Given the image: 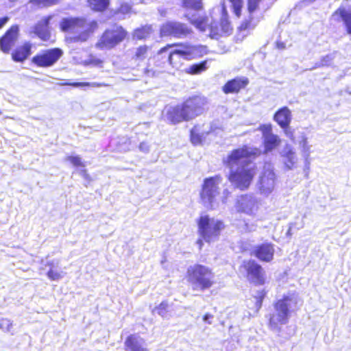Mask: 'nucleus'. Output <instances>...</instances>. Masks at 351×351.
<instances>
[{
    "label": "nucleus",
    "mask_w": 351,
    "mask_h": 351,
    "mask_svg": "<svg viewBox=\"0 0 351 351\" xmlns=\"http://www.w3.org/2000/svg\"><path fill=\"white\" fill-rule=\"evenodd\" d=\"M260 154L258 148L243 145L232 149L227 156L223 164L230 169L227 179L234 189L244 191L250 187L257 173V167L251 165V159Z\"/></svg>",
    "instance_id": "f03ea898"
},
{
    "label": "nucleus",
    "mask_w": 351,
    "mask_h": 351,
    "mask_svg": "<svg viewBox=\"0 0 351 351\" xmlns=\"http://www.w3.org/2000/svg\"><path fill=\"white\" fill-rule=\"evenodd\" d=\"M274 246L271 243H263L256 245L250 254L261 262L269 263L274 259Z\"/></svg>",
    "instance_id": "2eb2a0df"
},
{
    "label": "nucleus",
    "mask_w": 351,
    "mask_h": 351,
    "mask_svg": "<svg viewBox=\"0 0 351 351\" xmlns=\"http://www.w3.org/2000/svg\"><path fill=\"white\" fill-rule=\"evenodd\" d=\"M203 241H204L202 238L201 239H197V243L199 245V250H201L202 248V246H203Z\"/></svg>",
    "instance_id": "8fccbe9b"
},
{
    "label": "nucleus",
    "mask_w": 351,
    "mask_h": 351,
    "mask_svg": "<svg viewBox=\"0 0 351 351\" xmlns=\"http://www.w3.org/2000/svg\"><path fill=\"white\" fill-rule=\"evenodd\" d=\"M32 48L33 45L29 41L23 42L11 52L12 60L15 62H24L32 55Z\"/></svg>",
    "instance_id": "f3484780"
},
{
    "label": "nucleus",
    "mask_w": 351,
    "mask_h": 351,
    "mask_svg": "<svg viewBox=\"0 0 351 351\" xmlns=\"http://www.w3.org/2000/svg\"><path fill=\"white\" fill-rule=\"evenodd\" d=\"M190 141L195 146L199 145L203 143V134L198 132L197 125H195L190 131Z\"/></svg>",
    "instance_id": "7c9ffc66"
},
{
    "label": "nucleus",
    "mask_w": 351,
    "mask_h": 351,
    "mask_svg": "<svg viewBox=\"0 0 351 351\" xmlns=\"http://www.w3.org/2000/svg\"><path fill=\"white\" fill-rule=\"evenodd\" d=\"M258 130L262 132L263 137L271 135L272 127L271 124H263L258 127Z\"/></svg>",
    "instance_id": "37998d69"
},
{
    "label": "nucleus",
    "mask_w": 351,
    "mask_h": 351,
    "mask_svg": "<svg viewBox=\"0 0 351 351\" xmlns=\"http://www.w3.org/2000/svg\"><path fill=\"white\" fill-rule=\"evenodd\" d=\"M182 6L186 10L198 11L203 8L202 0H182Z\"/></svg>",
    "instance_id": "c85d7f7f"
},
{
    "label": "nucleus",
    "mask_w": 351,
    "mask_h": 351,
    "mask_svg": "<svg viewBox=\"0 0 351 351\" xmlns=\"http://www.w3.org/2000/svg\"><path fill=\"white\" fill-rule=\"evenodd\" d=\"M280 143V140L276 134L268 135L264 138V147L266 152L271 151L277 147Z\"/></svg>",
    "instance_id": "bb28decb"
},
{
    "label": "nucleus",
    "mask_w": 351,
    "mask_h": 351,
    "mask_svg": "<svg viewBox=\"0 0 351 351\" xmlns=\"http://www.w3.org/2000/svg\"><path fill=\"white\" fill-rule=\"evenodd\" d=\"M128 37V32L123 26L114 24L101 33L95 43V47L99 50H111Z\"/></svg>",
    "instance_id": "39448f33"
},
{
    "label": "nucleus",
    "mask_w": 351,
    "mask_h": 351,
    "mask_svg": "<svg viewBox=\"0 0 351 351\" xmlns=\"http://www.w3.org/2000/svg\"><path fill=\"white\" fill-rule=\"evenodd\" d=\"M237 208L239 212L251 215L256 208V201L250 195H242L237 199Z\"/></svg>",
    "instance_id": "aec40b11"
},
{
    "label": "nucleus",
    "mask_w": 351,
    "mask_h": 351,
    "mask_svg": "<svg viewBox=\"0 0 351 351\" xmlns=\"http://www.w3.org/2000/svg\"><path fill=\"white\" fill-rule=\"evenodd\" d=\"M10 18L7 16L0 18V29L8 22Z\"/></svg>",
    "instance_id": "49530a36"
},
{
    "label": "nucleus",
    "mask_w": 351,
    "mask_h": 351,
    "mask_svg": "<svg viewBox=\"0 0 351 351\" xmlns=\"http://www.w3.org/2000/svg\"><path fill=\"white\" fill-rule=\"evenodd\" d=\"M207 104V98L201 94H198L189 97L183 101L182 105L189 121H190L202 114Z\"/></svg>",
    "instance_id": "ddd939ff"
},
{
    "label": "nucleus",
    "mask_w": 351,
    "mask_h": 351,
    "mask_svg": "<svg viewBox=\"0 0 351 351\" xmlns=\"http://www.w3.org/2000/svg\"><path fill=\"white\" fill-rule=\"evenodd\" d=\"M185 278L192 290L195 291L204 292L210 289L216 284L213 269L199 263L189 266Z\"/></svg>",
    "instance_id": "20e7f679"
},
{
    "label": "nucleus",
    "mask_w": 351,
    "mask_h": 351,
    "mask_svg": "<svg viewBox=\"0 0 351 351\" xmlns=\"http://www.w3.org/2000/svg\"><path fill=\"white\" fill-rule=\"evenodd\" d=\"M209 37L218 40L228 36L233 32V27L229 19L227 8L224 3L221 5V17L219 21H213L208 25Z\"/></svg>",
    "instance_id": "6e6552de"
},
{
    "label": "nucleus",
    "mask_w": 351,
    "mask_h": 351,
    "mask_svg": "<svg viewBox=\"0 0 351 351\" xmlns=\"http://www.w3.org/2000/svg\"><path fill=\"white\" fill-rule=\"evenodd\" d=\"M166 117L171 124H177L182 121H189L182 103L169 107L166 110Z\"/></svg>",
    "instance_id": "6ab92c4d"
},
{
    "label": "nucleus",
    "mask_w": 351,
    "mask_h": 351,
    "mask_svg": "<svg viewBox=\"0 0 351 351\" xmlns=\"http://www.w3.org/2000/svg\"><path fill=\"white\" fill-rule=\"evenodd\" d=\"M59 27L62 32L66 33H72L79 29L84 28L83 31L70 38L72 43H84L87 41L91 35L99 29V24L96 20L87 23L86 19L84 17L71 16L62 19L59 23Z\"/></svg>",
    "instance_id": "7ed1b4c3"
},
{
    "label": "nucleus",
    "mask_w": 351,
    "mask_h": 351,
    "mask_svg": "<svg viewBox=\"0 0 351 351\" xmlns=\"http://www.w3.org/2000/svg\"><path fill=\"white\" fill-rule=\"evenodd\" d=\"M66 160L75 167H84L85 163L79 156H68Z\"/></svg>",
    "instance_id": "58836bf2"
},
{
    "label": "nucleus",
    "mask_w": 351,
    "mask_h": 351,
    "mask_svg": "<svg viewBox=\"0 0 351 351\" xmlns=\"http://www.w3.org/2000/svg\"><path fill=\"white\" fill-rule=\"evenodd\" d=\"M291 303L297 304V301L291 295H283L282 298L275 302L274 307L276 313L271 315L269 317V324L271 326L286 324L288 322Z\"/></svg>",
    "instance_id": "1a4fd4ad"
},
{
    "label": "nucleus",
    "mask_w": 351,
    "mask_h": 351,
    "mask_svg": "<svg viewBox=\"0 0 351 351\" xmlns=\"http://www.w3.org/2000/svg\"><path fill=\"white\" fill-rule=\"evenodd\" d=\"M12 322L8 318H1L0 319V328L5 332H10L12 329Z\"/></svg>",
    "instance_id": "ea45409f"
},
{
    "label": "nucleus",
    "mask_w": 351,
    "mask_h": 351,
    "mask_svg": "<svg viewBox=\"0 0 351 351\" xmlns=\"http://www.w3.org/2000/svg\"><path fill=\"white\" fill-rule=\"evenodd\" d=\"M154 30L152 25H144L135 28L132 33L133 40H145L148 39L152 34Z\"/></svg>",
    "instance_id": "5701e85b"
},
{
    "label": "nucleus",
    "mask_w": 351,
    "mask_h": 351,
    "mask_svg": "<svg viewBox=\"0 0 351 351\" xmlns=\"http://www.w3.org/2000/svg\"><path fill=\"white\" fill-rule=\"evenodd\" d=\"M239 271L252 285L263 286L267 282V276L262 265L254 259L244 260L239 267Z\"/></svg>",
    "instance_id": "0eeeda50"
},
{
    "label": "nucleus",
    "mask_w": 351,
    "mask_h": 351,
    "mask_svg": "<svg viewBox=\"0 0 351 351\" xmlns=\"http://www.w3.org/2000/svg\"><path fill=\"white\" fill-rule=\"evenodd\" d=\"M231 3L232 12L237 17L240 18L242 14V9L243 6V0H228Z\"/></svg>",
    "instance_id": "473e14b6"
},
{
    "label": "nucleus",
    "mask_w": 351,
    "mask_h": 351,
    "mask_svg": "<svg viewBox=\"0 0 351 351\" xmlns=\"http://www.w3.org/2000/svg\"><path fill=\"white\" fill-rule=\"evenodd\" d=\"M191 23L201 31H205L208 25V17L204 16L190 21Z\"/></svg>",
    "instance_id": "c9c22d12"
},
{
    "label": "nucleus",
    "mask_w": 351,
    "mask_h": 351,
    "mask_svg": "<svg viewBox=\"0 0 351 351\" xmlns=\"http://www.w3.org/2000/svg\"><path fill=\"white\" fill-rule=\"evenodd\" d=\"M266 291L265 289H262L258 291L256 295L254 296L255 306L257 311H259L261 308L263 300L266 297Z\"/></svg>",
    "instance_id": "4c0bfd02"
},
{
    "label": "nucleus",
    "mask_w": 351,
    "mask_h": 351,
    "mask_svg": "<svg viewBox=\"0 0 351 351\" xmlns=\"http://www.w3.org/2000/svg\"><path fill=\"white\" fill-rule=\"evenodd\" d=\"M125 351H148L138 341V337L135 335H128L124 342Z\"/></svg>",
    "instance_id": "b1692460"
},
{
    "label": "nucleus",
    "mask_w": 351,
    "mask_h": 351,
    "mask_svg": "<svg viewBox=\"0 0 351 351\" xmlns=\"http://www.w3.org/2000/svg\"><path fill=\"white\" fill-rule=\"evenodd\" d=\"M127 10H130V8L127 6Z\"/></svg>",
    "instance_id": "3c124183"
},
{
    "label": "nucleus",
    "mask_w": 351,
    "mask_h": 351,
    "mask_svg": "<svg viewBox=\"0 0 351 351\" xmlns=\"http://www.w3.org/2000/svg\"><path fill=\"white\" fill-rule=\"evenodd\" d=\"M276 47L279 49H283L285 48V44L283 42H277Z\"/></svg>",
    "instance_id": "09e8293b"
},
{
    "label": "nucleus",
    "mask_w": 351,
    "mask_h": 351,
    "mask_svg": "<svg viewBox=\"0 0 351 351\" xmlns=\"http://www.w3.org/2000/svg\"><path fill=\"white\" fill-rule=\"evenodd\" d=\"M19 38L18 25H11L0 37V50L4 53H10Z\"/></svg>",
    "instance_id": "4468645a"
},
{
    "label": "nucleus",
    "mask_w": 351,
    "mask_h": 351,
    "mask_svg": "<svg viewBox=\"0 0 351 351\" xmlns=\"http://www.w3.org/2000/svg\"><path fill=\"white\" fill-rule=\"evenodd\" d=\"M193 33L192 29L186 23L176 21H167L159 29L160 38H184Z\"/></svg>",
    "instance_id": "9b49d317"
},
{
    "label": "nucleus",
    "mask_w": 351,
    "mask_h": 351,
    "mask_svg": "<svg viewBox=\"0 0 351 351\" xmlns=\"http://www.w3.org/2000/svg\"><path fill=\"white\" fill-rule=\"evenodd\" d=\"M47 265L50 267V269L47 271V276L51 280H58L62 278L61 272L53 269L54 265L53 262H47Z\"/></svg>",
    "instance_id": "72a5a7b5"
},
{
    "label": "nucleus",
    "mask_w": 351,
    "mask_h": 351,
    "mask_svg": "<svg viewBox=\"0 0 351 351\" xmlns=\"http://www.w3.org/2000/svg\"><path fill=\"white\" fill-rule=\"evenodd\" d=\"M274 119L280 128L286 130L291 121V112L288 107H282L275 112Z\"/></svg>",
    "instance_id": "412c9836"
},
{
    "label": "nucleus",
    "mask_w": 351,
    "mask_h": 351,
    "mask_svg": "<svg viewBox=\"0 0 351 351\" xmlns=\"http://www.w3.org/2000/svg\"><path fill=\"white\" fill-rule=\"evenodd\" d=\"M88 6L95 12H103L110 5V0H86Z\"/></svg>",
    "instance_id": "a878e982"
},
{
    "label": "nucleus",
    "mask_w": 351,
    "mask_h": 351,
    "mask_svg": "<svg viewBox=\"0 0 351 351\" xmlns=\"http://www.w3.org/2000/svg\"><path fill=\"white\" fill-rule=\"evenodd\" d=\"M221 181V175H215L204 179L199 191V198L203 203L211 206L215 202L217 196L219 195V185Z\"/></svg>",
    "instance_id": "9d476101"
},
{
    "label": "nucleus",
    "mask_w": 351,
    "mask_h": 351,
    "mask_svg": "<svg viewBox=\"0 0 351 351\" xmlns=\"http://www.w3.org/2000/svg\"><path fill=\"white\" fill-rule=\"evenodd\" d=\"M213 317V315L210 313H206L203 315V320L208 324H210V322L208 321V319H211Z\"/></svg>",
    "instance_id": "de8ad7c7"
},
{
    "label": "nucleus",
    "mask_w": 351,
    "mask_h": 351,
    "mask_svg": "<svg viewBox=\"0 0 351 351\" xmlns=\"http://www.w3.org/2000/svg\"><path fill=\"white\" fill-rule=\"evenodd\" d=\"M249 84V80L245 77H237L227 81L222 86V91L225 94L238 93L241 90L245 88Z\"/></svg>",
    "instance_id": "a211bd4d"
},
{
    "label": "nucleus",
    "mask_w": 351,
    "mask_h": 351,
    "mask_svg": "<svg viewBox=\"0 0 351 351\" xmlns=\"http://www.w3.org/2000/svg\"><path fill=\"white\" fill-rule=\"evenodd\" d=\"M169 302L167 300H163L158 306H155L154 311L159 315L164 317L169 311Z\"/></svg>",
    "instance_id": "e433bc0d"
},
{
    "label": "nucleus",
    "mask_w": 351,
    "mask_h": 351,
    "mask_svg": "<svg viewBox=\"0 0 351 351\" xmlns=\"http://www.w3.org/2000/svg\"><path fill=\"white\" fill-rule=\"evenodd\" d=\"M59 84L60 86H73V87H84V86L101 87L104 85L102 83H97V82H71L69 81L62 82Z\"/></svg>",
    "instance_id": "2f4dec72"
},
{
    "label": "nucleus",
    "mask_w": 351,
    "mask_h": 351,
    "mask_svg": "<svg viewBox=\"0 0 351 351\" xmlns=\"http://www.w3.org/2000/svg\"><path fill=\"white\" fill-rule=\"evenodd\" d=\"M335 15L340 16L346 34L351 36V11L346 10L343 7H339L332 14V16Z\"/></svg>",
    "instance_id": "4be33fe9"
},
{
    "label": "nucleus",
    "mask_w": 351,
    "mask_h": 351,
    "mask_svg": "<svg viewBox=\"0 0 351 351\" xmlns=\"http://www.w3.org/2000/svg\"><path fill=\"white\" fill-rule=\"evenodd\" d=\"M197 232L205 242L216 241L226 226L221 220H215L208 215H201L197 220Z\"/></svg>",
    "instance_id": "423d86ee"
},
{
    "label": "nucleus",
    "mask_w": 351,
    "mask_h": 351,
    "mask_svg": "<svg viewBox=\"0 0 351 351\" xmlns=\"http://www.w3.org/2000/svg\"><path fill=\"white\" fill-rule=\"evenodd\" d=\"M104 60L95 57H90L89 59L85 60L83 63L84 66H93L97 67H102Z\"/></svg>",
    "instance_id": "a19ab883"
},
{
    "label": "nucleus",
    "mask_w": 351,
    "mask_h": 351,
    "mask_svg": "<svg viewBox=\"0 0 351 351\" xmlns=\"http://www.w3.org/2000/svg\"><path fill=\"white\" fill-rule=\"evenodd\" d=\"M261 0H247V10L251 14L257 10Z\"/></svg>",
    "instance_id": "79ce46f5"
},
{
    "label": "nucleus",
    "mask_w": 351,
    "mask_h": 351,
    "mask_svg": "<svg viewBox=\"0 0 351 351\" xmlns=\"http://www.w3.org/2000/svg\"><path fill=\"white\" fill-rule=\"evenodd\" d=\"M151 49V46L145 44L138 46L134 51L132 59L135 61L144 60L150 53Z\"/></svg>",
    "instance_id": "393cba45"
},
{
    "label": "nucleus",
    "mask_w": 351,
    "mask_h": 351,
    "mask_svg": "<svg viewBox=\"0 0 351 351\" xmlns=\"http://www.w3.org/2000/svg\"><path fill=\"white\" fill-rule=\"evenodd\" d=\"M206 45H191L186 43H168L160 48L152 61L143 69V73L150 77L158 76L167 71L169 66L173 71H179L184 60H191L208 54Z\"/></svg>",
    "instance_id": "f257e3e1"
},
{
    "label": "nucleus",
    "mask_w": 351,
    "mask_h": 351,
    "mask_svg": "<svg viewBox=\"0 0 351 351\" xmlns=\"http://www.w3.org/2000/svg\"><path fill=\"white\" fill-rule=\"evenodd\" d=\"M285 165L288 169H291L295 167V165L296 163V157L295 152L289 149L287 151H286L285 155Z\"/></svg>",
    "instance_id": "c756f323"
},
{
    "label": "nucleus",
    "mask_w": 351,
    "mask_h": 351,
    "mask_svg": "<svg viewBox=\"0 0 351 351\" xmlns=\"http://www.w3.org/2000/svg\"><path fill=\"white\" fill-rule=\"evenodd\" d=\"M207 69V60H203L199 63L191 64L186 73L190 75H198Z\"/></svg>",
    "instance_id": "cd10ccee"
},
{
    "label": "nucleus",
    "mask_w": 351,
    "mask_h": 351,
    "mask_svg": "<svg viewBox=\"0 0 351 351\" xmlns=\"http://www.w3.org/2000/svg\"><path fill=\"white\" fill-rule=\"evenodd\" d=\"M53 17L52 14L44 16L33 27V33L42 41H48L51 37L49 23Z\"/></svg>",
    "instance_id": "dca6fc26"
},
{
    "label": "nucleus",
    "mask_w": 351,
    "mask_h": 351,
    "mask_svg": "<svg viewBox=\"0 0 351 351\" xmlns=\"http://www.w3.org/2000/svg\"><path fill=\"white\" fill-rule=\"evenodd\" d=\"M252 17H250L247 19L243 20L238 27V30L239 32H243L250 29L252 27Z\"/></svg>",
    "instance_id": "c03bdc74"
},
{
    "label": "nucleus",
    "mask_w": 351,
    "mask_h": 351,
    "mask_svg": "<svg viewBox=\"0 0 351 351\" xmlns=\"http://www.w3.org/2000/svg\"><path fill=\"white\" fill-rule=\"evenodd\" d=\"M61 0H29V2L37 7H51L59 3Z\"/></svg>",
    "instance_id": "f704fd0d"
},
{
    "label": "nucleus",
    "mask_w": 351,
    "mask_h": 351,
    "mask_svg": "<svg viewBox=\"0 0 351 351\" xmlns=\"http://www.w3.org/2000/svg\"><path fill=\"white\" fill-rule=\"evenodd\" d=\"M332 60H333V58H332V55L327 54V55L322 57V58L320 59L319 66H328L331 64Z\"/></svg>",
    "instance_id": "a18cd8bd"
},
{
    "label": "nucleus",
    "mask_w": 351,
    "mask_h": 351,
    "mask_svg": "<svg viewBox=\"0 0 351 351\" xmlns=\"http://www.w3.org/2000/svg\"><path fill=\"white\" fill-rule=\"evenodd\" d=\"M63 56V51L58 47L43 49L32 59L31 62L39 68H48L55 65Z\"/></svg>",
    "instance_id": "f8f14e48"
}]
</instances>
